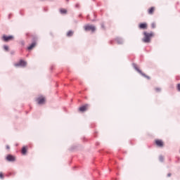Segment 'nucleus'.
Returning <instances> with one entry per match:
<instances>
[{
    "label": "nucleus",
    "mask_w": 180,
    "mask_h": 180,
    "mask_svg": "<svg viewBox=\"0 0 180 180\" xmlns=\"http://www.w3.org/2000/svg\"><path fill=\"white\" fill-rule=\"evenodd\" d=\"M143 39L142 41L145 43H150L151 38L154 36L153 32H143Z\"/></svg>",
    "instance_id": "f257e3e1"
},
{
    "label": "nucleus",
    "mask_w": 180,
    "mask_h": 180,
    "mask_svg": "<svg viewBox=\"0 0 180 180\" xmlns=\"http://www.w3.org/2000/svg\"><path fill=\"white\" fill-rule=\"evenodd\" d=\"M14 39L13 35H3L2 40L5 42H8L10 41H13Z\"/></svg>",
    "instance_id": "f03ea898"
},
{
    "label": "nucleus",
    "mask_w": 180,
    "mask_h": 180,
    "mask_svg": "<svg viewBox=\"0 0 180 180\" xmlns=\"http://www.w3.org/2000/svg\"><path fill=\"white\" fill-rule=\"evenodd\" d=\"M155 143L157 146L162 148L164 146V142L162 140L156 139Z\"/></svg>",
    "instance_id": "7ed1b4c3"
},
{
    "label": "nucleus",
    "mask_w": 180,
    "mask_h": 180,
    "mask_svg": "<svg viewBox=\"0 0 180 180\" xmlns=\"http://www.w3.org/2000/svg\"><path fill=\"white\" fill-rule=\"evenodd\" d=\"M27 65V63L25 62V61H24V60H21L19 63H15V67H20V66H21V67H25Z\"/></svg>",
    "instance_id": "20e7f679"
},
{
    "label": "nucleus",
    "mask_w": 180,
    "mask_h": 180,
    "mask_svg": "<svg viewBox=\"0 0 180 180\" xmlns=\"http://www.w3.org/2000/svg\"><path fill=\"white\" fill-rule=\"evenodd\" d=\"M85 30L86 31L94 32L96 30V28H95L94 25H86Z\"/></svg>",
    "instance_id": "39448f33"
},
{
    "label": "nucleus",
    "mask_w": 180,
    "mask_h": 180,
    "mask_svg": "<svg viewBox=\"0 0 180 180\" xmlns=\"http://www.w3.org/2000/svg\"><path fill=\"white\" fill-rule=\"evenodd\" d=\"M89 107V105L88 104H86V105H84L80 107V108H79V110L80 112H85V111H86V110H88Z\"/></svg>",
    "instance_id": "423d86ee"
},
{
    "label": "nucleus",
    "mask_w": 180,
    "mask_h": 180,
    "mask_svg": "<svg viewBox=\"0 0 180 180\" xmlns=\"http://www.w3.org/2000/svg\"><path fill=\"white\" fill-rule=\"evenodd\" d=\"M147 28H148L147 22H141V24H139V29L146 30Z\"/></svg>",
    "instance_id": "0eeeda50"
},
{
    "label": "nucleus",
    "mask_w": 180,
    "mask_h": 180,
    "mask_svg": "<svg viewBox=\"0 0 180 180\" xmlns=\"http://www.w3.org/2000/svg\"><path fill=\"white\" fill-rule=\"evenodd\" d=\"M135 70H137L138 72H139V74H141L142 76H143L145 78L148 79H150V77L149 76H147L146 75H145L144 73L142 72L141 70H140L137 67H135Z\"/></svg>",
    "instance_id": "6e6552de"
},
{
    "label": "nucleus",
    "mask_w": 180,
    "mask_h": 180,
    "mask_svg": "<svg viewBox=\"0 0 180 180\" xmlns=\"http://www.w3.org/2000/svg\"><path fill=\"white\" fill-rule=\"evenodd\" d=\"M37 101L38 102L39 104L41 105V104H44V103H45L46 99H45L44 97L41 96V97H39V98H38L37 99Z\"/></svg>",
    "instance_id": "1a4fd4ad"
},
{
    "label": "nucleus",
    "mask_w": 180,
    "mask_h": 180,
    "mask_svg": "<svg viewBox=\"0 0 180 180\" xmlns=\"http://www.w3.org/2000/svg\"><path fill=\"white\" fill-rule=\"evenodd\" d=\"M15 157L11 155H8L6 157V160L9 162H15Z\"/></svg>",
    "instance_id": "9d476101"
},
{
    "label": "nucleus",
    "mask_w": 180,
    "mask_h": 180,
    "mask_svg": "<svg viewBox=\"0 0 180 180\" xmlns=\"http://www.w3.org/2000/svg\"><path fill=\"white\" fill-rule=\"evenodd\" d=\"M155 11V7H150V8H148V13L149 15H153Z\"/></svg>",
    "instance_id": "9b49d317"
},
{
    "label": "nucleus",
    "mask_w": 180,
    "mask_h": 180,
    "mask_svg": "<svg viewBox=\"0 0 180 180\" xmlns=\"http://www.w3.org/2000/svg\"><path fill=\"white\" fill-rule=\"evenodd\" d=\"M37 45L36 42H33L29 47L28 50H32Z\"/></svg>",
    "instance_id": "f8f14e48"
},
{
    "label": "nucleus",
    "mask_w": 180,
    "mask_h": 180,
    "mask_svg": "<svg viewBox=\"0 0 180 180\" xmlns=\"http://www.w3.org/2000/svg\"><path fill=\"white\" fill-rule=\"evenodd\" d=\"M27 146H24L23 148H22V153L23 154V155H26V153H27Z\"/></svg>",
    "instance_id": "ddd939ff"
},
{
    "label": "nucleus",
    "mask_w": 180,
    "mask_h": 180,
    "mask_svg": "<svg viewBox=\"0 0 180 180\" xmlns=\"http://www.w3.org/2000/svg\"><path fill=\"white\" fill-rule=\"evenodd\" d=\"M73 34H74L73 31H68V32L67 33V36H68V37H72Z\"/></svg>",
    "instance_id": "4468645a"
},
{
    "label": "nucleus",
    "mask_w": 180,
    "mask_h": 180,
    "mask_svg": "<svg viewBox=\"0 0 180 180\" xmlns=\"http://www.w3.org/2000/svg\"><path fill=\"white\" fill-rule=\"evenodd\" d=\"M60 12L62 14H66L68 11H67V10H65V8H60Z\"/></svg>",
    "instance_id": "2eb2a0df"
},
{
    "label": "nucleus",
    "mask_w": 180,
    "mask_h": 180,
    "mask_svg": "<svg viewBox=\"0 0 180 180\" xmlns=\"http://www.w3.org/2000/svg\"><path fill=\"white\" fill-rule=\"evenodd\" d=\"M164 160H165V158H164V157H163L162 155L159 156V160H160V162H163Z\"/></svg>",
    "instance_id": "dca6fc26"
},
{
    "label": "nucleus",
    "mask_w": 180,
    "mask_h": 180,
    "mask_svg": "<svg viewBox=\"0 0 180 180\" xmlns=\"http://www.w3.org/2000/svg\"><path fill=\"white\" fill-rule=\"evenodd\" d=\"M155 92H160L161 91V89L158 88V87H156V88H155Z\"/></svg>",
    "instance_id": "f3484780"
},
{
    "label": "nucleus",
    "mask_w": 180,
    "mask_h": 180,
    "mask_svg": "<svg viewBox=\"0 0 180 180\" xmlns=\"http://www.w3.org/2000/svg\"><path fill=\"white\" fill-rule=\"evenodd\" d=\"M4 50H5L6 51H8V50H9V48H8V46H4Z\"/></svg>",
    "instance_id": "a211bd4d"
},
{
    "label": "nucleus",
    "mask_w": 180,
    "mask_h": 180,
    "mask_svg": "<svg viewBox=\"0 0 180 180\" xmlns=\"http://www.w3.org/2000/svg\"><path fill=\"white\" fill-rule=\"evenodd\" d=\"M156 27V24L155 23V22H153L152 24H151V27L152 28H155Z\"/></svg>",
    "instance_id": "6ab92c4d"
},
{
    "label": "nucleus",
    "mask_w": 180,
    "mask_h": 180,
    "mask_svg": "<svg viewBox=\"0 0 180 180\" xmlns=\"http://www.w3.org/2000/svg\"><path fill=\"white\" fill-rule=\"evenodd\" d=\"M4 174L2 172H0V178L4 179Z\"/></svg>",
    "instance_id": "aec40b11"
},
{
    "label": "nucleus",
    "mask_w": 180,
    "mask_h": 180,
    "mask_svg": "<svg viewBox=\"0 0 180 180\" xmlns=\"http://www.w3.org/2000/svg\"><path fill=\"white\" fill-rule=\"evenodd\" d=\"M176 88H177V90H178L179 91H180V84H177Z\"/></svg>",
    "instance_id": "412c9836"
},
{
    "label": "nucleus",
    "mask_w": 180,
    "mask_h": 180,
    "mask_svg": "<svg viewBox=\"0 0 180 180\" xmlns=\"http://www.w3.org/2000/svg\"><path fill=\"white\" fill-rule=\"evenodd\" d=\"M171 174L170 173H169L168 174H167V176H171Z\"/></svg>",
    "instance_id": "4be33fe9"
},
{
    "label": "nucleus",
    "mask_w": 180,
    "mask_h": 180,
    "mask_svg": "<svg viewBox=\"0 0 180 180\" xmlns=\"http://www.w3.org/2000/svg\"><path fill=\"white\" fill-rule=\"evenodd\" d=\"M6 148H7V149H10L9 146H6Z\"/></svg>",
    "instance_id": "5701e85b"
}]
</instances>
